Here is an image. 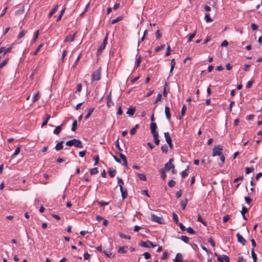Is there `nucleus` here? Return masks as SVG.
Masks as SVG:
<instances>
[{
    "instance_id": "obj_1",
    "label": "nucleus",
    "mask_w": 262,
    "mask_h": 262,
    "mask_svg": "<svg viewBox=\"0 0 262 262\" xmlns=\"http://www.w3.org/2000/svg\"><path fill=\"white\" fill-rule=\"evenodd\" d=\"M66 144L68 146H74L77 148L83 147V145L81 141L77 139H73L71 140H69L66 142Z\"/></svg>"
},
{
    "instance_id": "obj_2",
    "label": "nucleus",
    "mask_w": 262,
    "mask_h": 262,
    "mask_svg": "<svg viewBox=\"0 0 262 262\" xmlns=\"http://www.w3.org/2000/svg\"><path fill=\"white\" fill-rule=\"evenodd\" d=\"M92 82L98 81L101 79V69L99 68L94 72L91 76Z\"/></svg>"
},
{
    "instance_id": "obj_3",
    "label": "nucleus",
    "mask_w": 262,
    "mask_h": 262,
    "mask_svg": "<svg viewBox=\"0 0 262 262\" xmlns=\"http://www.w3.org/2000/svg\"><path fill=\"white\" fill-rule=\"evenodd\" d=\"M223 148L221 145H217L214 146L212 150V156L221 155L222 154Z\"/></svg>"
},
{
    "instance_id": "obj_4",
    "label": "nucleus",
    "mask_w": 262,
    "mask_h": 262,
    "mask_svg": "<svg viewBox=\"0 0 262 262\" xmlns=\"http://www.w3.org/2000/svg\"><path fill=\"white\" fill-rule=\"evenodd\" d=\"M107 35H106L103 42L101 43V44L99 45L97 49V55L98 56L102 52V51L105 49L106 43H107Z\"/></svg>"
},
{
    "instance_id": "obj_5",
    "label": "nucleus",
    "mask_w": 262,
    "mask_h": 262,
    "mask_svg": "<svg viewBox=\"0 0 262 262\" xmlns=\"http://www.w3.org/2000/svg\"><path fill=\"white\" fill-rule=\"evenodd\" d=\"M151 220L152 222L159 224H163V219L161 216H158L154 214H151Z\"/></svg>"
},
{
    "instance_id": "obj_6",
    "label": "nucleus",
    "mask_w": 262,
    "mask_h": 262,
    "mask_svg": "<svg viewBox=\"0 0 262 262\" xmlns=\"http://www.w3.org/2000/svg\"><path fill=\"white\" fill-rule=\"evenodd\" d=\"M173 161V159H170L169 161L167 162L165 165V169L167 171L170 170L171 169H173L174 168V164L172 163Z\"/></svg>"
},
{
    "instance_id": "obj_7",
    "label": "nucleus",
    "mask_w": 262,
    "mask_h": 262,
    "mask_svg": "<svg viewBox=\"0 0 262 262\" xmlns=\"http://www.w3.org/2000/svg\"><path fill=\"white\" fill-rule=\"evenodd\" d=\"M150 132L152 135L158 134V132L156 130L157 124L155 122H151L150 125Z\"/></svg>"
},
{
    "instance_id": "obj_8",
    "label": "nucleus",
    "mask_w": 262,
    "mask_h": 262,
    "mask_svg": "<svg viewBox=\"0 0 262 262\" xmlns=\"http://www.w3.org/2000/svg\"><path fill=\"white\" fill-rule=\"evenodd\" d=\"M217 260L220 262H230V258L228 256L223 255L218 257Z\"/></svg>"
},
{
    "instance_id": "obj_9",
    "label": "nucleus",
    "mask_w": 262,
    "mask_h": 262,
    "mask_svg": "<svg viewBox=\"0 0 262 262\" xmlns=\"http://www.w3.org/2000/svg\"><path fill=\"white\" fill-rule=\"evenodd\" d=\"M120 190L121 193V196L123 200L125 199L127 197L128 193L127 190L124 189L123 186L120 185Z\"/></svg>"
},
{
    "instance_id": "obj_10",
    "label": "nucleus",
    "mask_w": 262,
    "mask_h": 262,
    "mask_svg": "<svg viewBox=\"0 0 262 262\" xmlns=\"http://www.w3.org/2000/svg\"><path fill=\"white\" fill-rule=\"evenodd\" d=\"M236 237L237 238V241L242 244V245L244 246L246 244V239L239 233L236 234Z\"/></svg>"
},
{
    "instance_id": "obj_11",
    "label": "nucleus",
    "mask_w": 262,
    "mask_h": 262,
    "mask_svg": "<svg viewBox=\"0 0 262 262\" xmlns=\"http://www.w3.org/2000/svg\"><path fill=\"white\" fill-rule=\"evenodd\" d=\"M76 34V32H75V33H74L73 34H71V35H69L66 36V37L65 38L64 40V42L73 41L74 40Z\"/></svg>"
},
{
    "instance_id": "obj_12",
    "label": "nucleus",
    "mask_w": 262,
    "mask_h": 262,
    "mask_svg": "<svg viewBox=\"0 0 262 262\" xmlns=\"http://www.w3.org/2000/svg\"><path fill=\"white\" fill-rule=\"evenodd\" d=\"M106 99H107L106 104H107V107H111V106L114 105V103L112 100V97H111V92L107 95Z\"/></svg>"
},
{
    "instance_id": "obj_13",
    "label": "nucleus",
    "mask_w": 262,
    "mask_h": 262,
    "mask_svg": "<svg viewBox=\"0 0 262 262\" xmlns=\"http://www.w3.org/2000/svg\"><path fill=\"white\" fill-rule=\"evenodd\" d=\"M12 48V46H11L7 49H5L4 47L0 48V54L4 52L3 54V56H5L7 53H9L11 51Z\"/></svg>"
},
{
    "instance_id": "obj_14",
    "label": "nucleus",
    "mask_w": 262,
    "mask_h": 262,
    "mask_svg": "<svg viewBox=\"0 0 262 262\" xmlns=\"http://www.w3.org/2000/svg\"><path fill=\"white\" fill-rule=\"evenodd\" d=\"M173 261L174 262H182L183 261L182 254L180 253H177Z\"/></svg>"
},
{
    "instance_id": "obj_15",
    "label": "nucleus",
    "mask_w": 262,
    "mask_h": 262,
    "mask_svg": "<svg viewBox=\"0 0 262 262\" xmlns=\"http://www.w3.org/2000/svg\"><path fill=\"white\" fill-rule=\"evenodd\" d=\"M128 247L127 246H124L122 247H119L118 252L121 254H124L127 252V249Z\"/></svg>"
},
{
    "instance_id": "obj_16",
    "label": "nucleus",
    "mask_w": 262,
    "mask_h": 262,
    "mask_svg": "<svg viewBox=\"0 0 262 262\" xmlns=\"http://www.w3.org/2000/svg\"><path fill=\"white\" fill-rule=\"evenodd\" d=\"M136 111V108L133 106H130L126 112V114L129 116H133Z\"/></svg>"
},
{
    "instance_id": "obj_17",
    "label": "nucleus",
    "mask_w": 262,
    "mask_h": 262,
    "mask_svg": "<svg viewBox=\"0 0 262 262\" xmlns=\"http://www.w3.org/2000/svg\"><path fill=\"white\" fill-rule=\"evenodd\" d=\"M119 156L120 157V158L122 159V161H123V164H124V166L126 168H128L127 161V159H126L125 156H124L122 153L120 152Z\"/></svg>"
},
{
    "instance_id": "obj_18",
    "label": "nucleus",
    "mask_w": 262,
    "mask_h": 262,
    "mask_svg": "<svg viewBox=\"0 0 262 262\" xmlns=\"http://www.w3.org/2000/svg\"><path fill=\"white\" fill-rule=\"evenodd\" d=\"M165 113L166 117V118L168 120H170L171 118V114L170 113V108L168 106H166L165 108Z\"/></svg>"
},
{
    "instance_id": "obj_19",
    "label": "nucleus",
    "mask_w": 262,
    "mask_h": 262,
    "mask_svg": "<svg viewBox=\"0 0 262 262\" xmlns=\"http://www.w3.org/2000/svg\"><path fill=\"white\" fill-rule=\"evenodd\" d=\"M64 141H61L60 142H58L55 146V148L56 150H60L62 149L63 147V143Z\"/></svg>"
},
{
    "instance_id": "obj_20",
    "label": "nucleus",
    "mask_w": 262,
    "mask_h": 262,
    "mask_svg": "<svg viewBox=\"0 0 262 262\" xmlns=\"http://www.w3.org/2000/svg\"><path fill=\"white\" fill-rule=\"evenodd\" d=\"M58 6L56 5L55 7L52 9V10L50 12L48 17L50 18L58 10Z\"/></svg>"
},
{
    "instance_id": "obj_21",
    "label": "nucleus",
    "mask_w": 262,
    "mask_h": 262,
    "mask_svg": "<svg viewBox=\"0 0 262 262\" xmlns=\"http://www.w3.org/2000/svg\"><path fill=\"white\" fill-rule=\"evenodd\" d=\"M164 137L167 143L172 142V139L168 132L164 133Z\"/></svg>"
},
{
    "instance_id": "obj_22",
    "label": "nucleus",
    "mask_w": 262,
    "mask_h": 262,
    "mask_svg": "<svg viewBox=\"0 0 262 262\" xmlns=\"http://www.w3.org/2000/svg\"><path fill=\"white\" fill-rule=\"evenodd\" d=\"M62 129V124L57 126L55 129L53 130V133L56 135H58Z\"/></svg>"
},
{
    "instance_id": "obj_23",
    "label": "nucleus",
    "mask_w": 262,
    "mask_h": 262,
    "mask_svg": "<svg viewBox=\"0 0 262 262\" xmlns=\"http://www.w3.org/2000/svg\"><path fill=\"white\" fill-rule=\"evenodd\" d=\"M38 35H39V31L37 30L34 33V36H33V39L31 40V42L32 43H34L36 40L37 39L38 37Z\"/></svg>"
},
{
    "instance_id": "obj_24",
    "label": "nucleus",
    "mask_w": 262,
    "mask_h": 262,
    "mask_svg": "<svg viewBox=\"0 0 262 262\" xmlns=\"http://www.w3.org/2000/svg\"><path fill=\"white\" fill-rule=\"evenodd\" d=\"M94 110V107H91L90 108H89L86 115L84 117V119H87L88 118H89L90 117V116L91 115L92 113L93 112Z\"/></svg>"
},
{
    "instance_id": "obj_25",
    "label": "nucleus",
    "mask_w": 262,
    "mask_h": 262,
    "mask_svg": "<svg viewBox=\"0 0 262 262\" xmlns=\"http://www.w3.org/2000/svg\"><path fill=\"white\" fill-rule=\"evenodd\" d=\"M187 203H188V200L187 199H185V200L181 201V205L182 206V209L183 210H185Z\"/></svg>"
},
{
    "instance_id": "obj_26",
    "label": "nucleus",
    "mask_w": 262,
    "mask_h": 262,
    "mask_svg": "<svg viewBox=\"0 0 262 262\" xmlns=\"http://www.w3.org/2000/svg\"><path fill=\"white\" fill-rule=\"evenodd\" d=\"M118 234L121 238L126 239H130V236L129 235L125 234L121 232H119Z\"/></svg>"
},
{
    "instance_id": "obj_27",
    "label": "nucleus",
    "mask_w": 262,
    "mask_h": 262,
    "mask_svg": "<svg viewBox=\"0 0 262 262\" xmlns=\"http://www.w3.org/2000/svg\"><path fill=\"white\" fill-rule=\"evenodd\" d=\"M154 141L156 145H158L160 143V140L159 139V134L153 135Z\"/></svg>"
},
{
    "instance_id": "obj_28",
    "label": "nucleus",
    "mask_w": 262,
    "mask_h": 262,
    "mask_svg": "<svg viewBox=\"0 0 262 262\" xmlns=\"http://www.w3.org/2000/svg\"><path fill=\"white\" fill-rule=\"evenodd\" d=\"M51 118V116L48 115H47V118L46 119V120H45L42 123V124H41V127H42L43 126L46 125L49 120V119H50Z\"/></svg>"
},
{
    "instance_id": "obj_29",
    "label": "nucleus",
    "mask_w": 262,
    "mask_h": 262,
    "mask_svg": "<svg viewBox=\"0 0 262 262\" xmlns=\"http://www.w3.org/2000/svg\"><path fill=\"white\" fill-rule=\"evenodd\" d=\"M77 126V121L76 120H75L72 123V127L71 130L73 132L75 131Z\"/></svg>"
},
{
    "instance_id": "obj_30",
    "label": "nucleus",
    "mask_w": 262,
    "mask_h": 262,
    "mask_svg": "<svg viewBox=\"0 0 262 262\" xmlns=\"http://www.w3.org/2000/svg\"><path fill=\"white\" fill-rule=\"evenodd\" d=\"M108 173L110 176L111 178H113L115 176L116 174V170H112L111 169H108Z\"/></svg>"
},
{
    "instance_id": "obj_31",
    "label": "nucleus",
    "mask_w": 262,
    "mask_h": 262,
    "mask_svg": "<svg viewBox=\"0 0 262 262\" xmlns=\"http://www.w3.org/2000/svg\"><path fill=\"white\" fill-rule=\"evenodd\" d=\"M160 172L161 173V176L162 179L164 180L166 178V175L165 174V169L163 168H162L160 170Z\"/></svg>"
},
{
    "instance_id": "obj_32",
    "label": "nucleus",
    "mask_w": 262,
    "mask_h": 262,
    "mask_svg": "<svg viewBox=\"0 0 262 262\" xmlns=\"http://www.w3.org/2000/svg\"><path fill=\"white\" fill-rule=\"evenodd\" d=\"M196 33V30H195L194 32V33H192V34L189 35V37H188V40H187V42H189L191 41L192 38L195 36Z\"/></svg>"
},
{
    "instance_id": "obj_33",
    "label": "nucleus",
    "mask_w": 262,
    "mask_h": 262,
    "mask_svg": "<svg viewBox=\"0 0 262 262\" xmlns=\"http://www.w3.org/2000/svg\"><path fill=\"white\" fill-rule=\"evenodd\" d=\"M65 10H66V8L64 7L60 11V14L59 15V16H58V17H57V18L56 19V21L57 22L59 21L61 19V17H62V15L63 14V13H64Z\"/></svg>"
},
{
    "instance_id": "obj_34",
    "label": "nucleus",
    "mask_w": 262,
    "mask_h": 262,
    "mask_svg": "<svg viewBox=\"0 0 262 262\" xmlns=\"http://www.w3.org/2000/svg\"><path fill=\"white\" fill-rule=\"evenodd\" d=\"M103 253L106 255V256L109 258H113L114 257V255H113L112 253L108 251H103Z\"/></svg>"
},
{
    "instance_id": "obj_35",
    "label": "nucleus",
    "mask_w": 262,
    "mask_h": 262,
    "mask_svg": "<svg viewBox=\"0 0 262 262\" xmlns=\"http://www.w3.org/2000/svg\"><path fill=\"white\" fill-rule=\"evenodd\" d=\"M180 238L182 241H183L184 243L186 244H188L189 242V238L185 235L181 236Z\"/></svg>"
},
{
    "instance_id": "obj_36",
    "label": "nucleus",
    "mask_w": 262,
    "mask_h": 262,
    "mask_svg": "<svg viewBox=\"0 0 262 262\" xmlns=\"http://www.w3.org/2000/svg\"><path fill=\"white\" fill-rule=\"evenodd\" d=\"M137 176L140 180L146 181V177L144 174L138 173H137Z\"/></svg>"
},
{
    "instance_id": "obj_37",
    "label": "nucleus",
    "mask_w": 262,
    "mask_h": 262,
    "mask_svg": "<svg viewBox=\"0 0 262 262\" xmlns=\"http://www.w3.org/2000/svg\"><path fill=\"white\" fill-rule=\"evenodd\" d=\"M205 19L207 23H210L212 21V19L211 18L209 14H206L205 15Z\"/></svg>"
},
{
    "instance_id": "obj_38",
    "label": "nucleus",
    "mask_w": 262,
    "mask_h": 262,
    "mask_svg": "<svg viewBox=\"0 0 262 262\" xmlns=\"http://www.w3.org/2000/svg\"><path fill=\"white\" fill-rule=\"evenodd\" d=\"M165 48V45L163 44L162 45H161L160 46H158L157 47L155 48V52H159L163 49H164Z\"/></svg>"
},
{
    "instance_id": "obj_39",
    "label": "nucleus",
    "mask_w": 262,
    "mask_h": 262,
    "mask_svg": "<svg viewBox=\"0 0 262 262\" xmlns=\"http://www.w3.org/2000/svg\"><path fill=\"white\" fill-rule=\"evenodd\" d=\"M251 255H252V257L253 259V261L254 262H256L257 260V256H256V254L254 252V250L253 248L251 250Z\"/></svg>"
},
{
    "instance_id": "obj_40",
    "label": "nucleus",
    "mask_w": 262,
    "mask_h": 262,
    "mask_svg": "<svg viewBox=\"0 0 262 262\" xmlns=\"http://www.w3.org/2000/svg\"><path fill=\"white\" fill-rule=\"evenodd\" d=\"M172 217H173V220L174 222H175V223L178 224L179 223L178 216L174 212H173L172 213Z\"/></svg>"
},
{
    "instance_id": "obj_41",
    "label": "nucleus",
    "mask_w": 262,
    "mask_h": 262,
    "mask_svg": "<svg viewBox=\"0 0 262 262\" xmlns=\"http://www.w3.org/2000/svg\"><path fill=\"white\" fill-rule=\"evenodd\" d=\"M26 33V31L25 30H23V31H20L18 35L17 38L20 39V38L23 37L25 35Z\"/></svg>"
},
{
    "instance_id": "obj_42",
    "label": "nucleus",
    "mask_w": 262,
    "mask_h": 262,
    "mask_svg": "<svg viewBox=\"0 0 262 262\" xmlns=\"http://www.w3.org/2000/svg\"><path fill=\"white\" fill-rule=\"evenodd\" d=\"M122 16H118L116 18L112 20L111 24H115V23L120 21L122 20Z\"/></svg>"
},
{
    "instance_id": "obj_43",
    "label": "nucleus",
    "mask_w": 262,
    "mask_h": 262,
    "mask_svg": "<svg viewBox=\"0 0 262 262\" xmlns=\"http://www.w3.org/2000/svg\"><path fill=\"white\" fill-rule=\"evenodd\" d=\"M147 243H148L147 242L141 241L139 245L143 247L149 248V247Z\"/></svg>"
},
{
    "instance_id": "obj_44",
    "label": "nucleus",
    "mask_w": 262,
    "mask_h": 262,
    "mask_svg": "<svg viewBox=\"0 0 262 262\" xmlns=\"http://www.w3.org/2000/svg\"><path fill=\"white\" fill-rule=\"evenodd\" d=\"M198 221L202 223L204 225L206 226V222L203 221L200 214L198 215Z\"/></svg>"
},
{
    "instance_id": "obj_45",
    "label": "nucleus",
    "mask_w": 262,
    "mask_h": 262,
    "mask_svg": "<svg viewBox=\"0 0 262 262\" xmlns=\"http://www.w3.org/2000/svg\"><path fill=\"white\" fill-rule=\"evenodd\" d=\"M254 169L253 167L246 168L245 171L246 174H249L254 171Z\"/></svg>"
},
{
    "instance_id": "obj_46",
    "label": "nucleus",
    "mask_w": 262,
    "mask_h": 262,
    "mask_svg": "<svg viewBox=\"0 0 262 262\" xmlns=\"http://www.w3.org/2000/svg\"><path fill=\"white\" fill-rule=\"evenodd\" d=\"M42 46H43V43L40 44L38 46V47L36 48V49L35 50L34 52L33 53V55H36L38 54V52H39V51L40 50L41 48H42Z\"/></svg>"
},
{
    "instance_id": "obj_47",
    "label": "nucleus",
    "mask_w": 262,
    "mask_h": 262,
    "mask_svg": "<svg viewBox=\"0 0 262 262\" xmlns=\"http://www.w3.org/2000/svg\"><path fill=\"white\" fill-rule=\"evenodd\" d=\"M161 150L164 153H167L168 151V146L166 144H164L161 146Z\"/></svg>"
},
{
    "instance_id": "obj_48",
    "label": "nucleus",
    "mask_w": 262,
    "mask_h": 262,
    "mask_svg": "<svg viewBox=\"0 0 262 262\" xmlns=\"http://www.w3.org/2000/svg\"><path fill=\"white\" fill-rule=\"evenodd\" d=\"M98 172V170L97 168H96V167L92 168L90 170V173L92 175L95 174L97 173Z\"/></svg>"
},
{
    "instance_id": "obj_49",
    "label": "nucleus",
    "mask_w": 262,
    "mask_h": 262,
    "mask_svg": "<svg viewBox=\"0 0 262 262\" xmlns=\"http://www.w3.org/2000/svg\"><path fill=\"white\" fill-rule=\"evenodd\" d=\"M20 147H16V148L14 152L13 153V154L12 155V156L13 157L16 156V155H17L20 152Z\"/></svg>"
},
{
    "instance_id": "obj_50",
    "label": "nucleus",
    "mask_w": 262,
    "mask_h": 262,
    "mask_svg": "<svg viewBox=\"0 0 262 262\" xmlns=\"http://www.w3.org/2000/svg\"><path fill=\"white\" fill-rule=\"evenodd\" d=\"M80 57H81V55L80 54L78 56V57L77 58V59L75 60L73 65L72 66V68H75V67L77 66V64H78V62L80 58Z\"/></svg>"
},
{
    "instance_id": "obj_51",
    "label": "nucleus",
    "mask_w": 262,
    "mask_h": 262,
    "mask_svg": "<svg viewBox=\"0 0 262 262\" xmlns=\"http://www.w3.org/2000/svg\"><path fill=\"white\" fill-rule=\"evenodd\" d=\"M115 145L117 149L120 151V152L121 153V151H122V149L121 148L120 145H119V140H117L115 142Z\"/></svg>"
},
{
    "instance_id": "obj_52",
    "label": "nucleus",
    "mask_w": 262,
    "mask_h": 262,
    "mask_svg": "<svg viewBox=\"0 0 262 262\" xmlns=\"http://www.w3.org/2000/svg\"><path fill=\"white\" fill-rule=\"evenodd\" d=\"M9 60L8 58L5 59L3 62L0 63V69L6 66Z\"/></svg>"
},
{
    "instance_id": "obj_53",
    "label": "nucleus",
    "mask_w": 262,
    "mask_h": 262,
    "mask_svg": "<svg viewBox=\"0 0 262 262\" xmlns=\"http://www.w3.org/2000/svg\"><path fill=\"white\" fill-rule=\"evenodd\" d=\"M197 256L201 262H205V258L200 253L197 254Z\"/></svg>"
},
{
    "instance_id": "obj_54",
    "label": "nucleus",
    "mask_w": 262,
    "mask_h": 262,
    "mask_svg": "<svg viewBox=\"0 0 262 262\" xmlns=\"http://www.w3.org/2000/svg\"><path fill=\"white\" fill-rule=\"evenodd\" d=\"M141 56H140L136 61L135 64H136V68H138L139 66V65L141 63Z\"/></svg>"
},
{
    "instance_id": "obj_55",
    "label": "nucleus",
    "mask_w": 262,
    "mask_h": 262,
    "mask_svg": "<svg viewBox=\"0 0 262 262\" xmlns=\"http://www.w3.org/2000/svg\"><path fill=\"white\" fill-rule=\"evenodd\" d=\"M156 37L157 39H160L161 37L162 34L160 33L159 30H158L155 33Z\"/></svg>"
},
{
    "instance_id": "obj_56",
    "label": "nucleus",
    "mask_w": 262,
    "mask_h": 262,
    "mask_svg": "<svg viewBox=\"0 0 262 262\" xmlns=\"http://www.w3.org/2000/svg\"><path fill=\"white\" fill-rule=\"evenodd\" d=\"M254 81L253 80H250L248 81L246 88V89H249L252 86V84L253 83Z\"/></svg>"
},
{
    "instance_id": "obj_57",
    "label": "nucleus",
    "mask_w": 262,
    "mask_h": 262,
    "mask_svg": "<svg viewBox=\"0 0 262 262\" xmlns=\"http://www.w3.org/2000/svg\"><path fill=\"white\" fill-rule=\"evenodd\" d=\"M176 184V182L174 180H171L168 183V185L169 187H173Z\"/></svg>"
},
{
    "instance_id": "obj_58",
    "label": "nucleus",
    "mask_w": 262,
    "mask_h": 262,
    "mask_svg": "<svg viewBox=\"0 0 262 262\" xmlns=\"http://www.w3.org/2000/svg\"><path fill=\"white\" fill-rule=\"evenodd\" d=\"M187 231L188 233L191 234H194L195 233L194 230L190 227H188L187 229Z\"/></svg>"
},
{
    "instance_id": "obj_59",
    "label": "nucleus",
    "mask_w": 262,
    "mask_h": 262,
    "mask_svg": "<svg viewBox=\"0 0 262 262\" xmlns=\"http://www.w3.org/2000/svg\"><path fill=\"white\" fill-rule=\"evenodd\" d=\"M248 211V210L246 207L243 206L241 213L242 214H245V213H246Z\"/></svg>"
},
{
    "instance_id": "obj_60",
    "label": "nucleus",
    "mask_w": 262,
    "mask_h": 262,
    "mask_svg": "<svg viewBox=\"0 0 262 262\" xmlns=\"http://www.w3.org/2000/svg\"><path fill=\"white\" fill-rule=\"evenodd\" d=\"M186 106L185 105H183L182 110H181V115L182 116L184 115L185 112L186 111Z\"/></svg>"
},
{
    "instance_id": "obj_61",
    "label": "nucleus",
    "mask_w": 262,
    "mask_h": 262,
    "mask_svg": "<svg viewBox=\"0 0 262 262\" xmlns=\"http://www.w3.org/2000/svg\"><path fill=\"white\" fill-rule=\"evenodd\" d=\"M208 242L210 244V245L213 247H215V243L214 241L213 240L212 238L210 237L209 239Z\"/></svg>"
},
{
    "instance_id": "obj_62",
    "label": "nucleus",
    "mask_w": 262,
    "mask_h": 262,
    "mask_svg": "<svg viewBox=\"0 0 262 262\" xmlns=\"http://www.w3.org/2000/svg\"><path fill=\"white\" fill-rule=\"evenodd\" d=\"M93 159L95 161V163H94V165H96L98 164V163L99 162V156L97 155L96 156H95L94 158H93Z\"/></svg>"
},
{
    "instance_id": "obj_63",
    "label": "nucleus",
    "mask_w": 262,
    "mask_h": 262,
    "mask_svg": "<svg viewBox=\"0 0 262 262\" xmlns=\"http://www.w3.org/2000/svg\"><path fill=\"white\" fill-rule=\"evenodd\" d=\"M143 255L145 259H149L151 257L150 254L147 252H144Z\"/></svg>"
},
{
    "instance_id": "obj_64",
    "label": "nucleus",
    "mask_w": 262,
    "mask_h": 262,
    "mask_svg": "<svg viewBox=\"0 0 262 262\" xmlns=\"http://www.w3.org/2000/svg\"><path fill=\"white\" fill-rule=\"evenodd\" d=\"M237 262H246L242 256H238Z\"/></svg>"
}]
</instances>
